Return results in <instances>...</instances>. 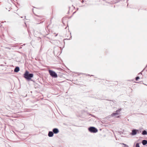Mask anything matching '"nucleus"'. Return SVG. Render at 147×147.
Wrapping results in <instances>:
<instances>
[{
  "mask_svg": "<svg viewBox=\"0 0 147 147\" xmlns=\"http://www.w3.org/2000/svg\"><path fill=\"white\" fill-rule=\"evenodd\" d=\"M89 130L91 132L96 133L98 131L97 129L94 127H90L89 128Z\"/></svg>",
  "mask_w": 147,
  "mask_h": 147,
  "instance_id": "nucleus-3",
  "label": "nucleus"
},
{
  "mask_svg": "<svg viewBox=\"0 0 147 147\" xmlns=\"http://www.w3.org/2000/svg\"><path fill=\"white\" fill-rule=\"evenodd\" d=\"M33 74H29V72L27 71H26L24 74V77L26 79L28 80L31 79V78L33 77Z\"/></svg>",
  "mask_w": 147,
  "mask_h": 147,
  "instance_id": "nucleus-1",
  "label": "nucleus"
},
{
  "mask_svg": "<svg viewBox=\"0 0 147 147\" xmlns=\"http://www.w3.org/2000/svg\"><path fill=\"white\" fill-rule=\"evenodd\" d=\"M121 111V109L117 110L115 112L113 113L111 115V116L113 117L116 115H118Z\"/></svg>",
  "mask_w": 147,
  "mask_h": 147,
  "instance_id": "nucleus-4",
  "label": "nucleus"
},
{
  "mask_svg": "<svg viewBox=\"0 0 147 147\" xmlns=\"http://www.w3.org/2000/svg\"><path fill=\"white\" fill-rule=\"evenodd\" d=\"M53 132L52 131H49L48 134V136L50 137H52L53 135Z\"/></svg>",
  "mask_w": 147,
  "mask_h": 147,
  "instance_id": "nucleus-7",
  "label": "nucleus"
},
{
  "mask_svg": "<svg viewBox=\"0 0 147 147\" xmlns=\"http://www.w3.org/2000/svg\"><path fill=\"white\" fill-rule=\"evenodd\" d=\"M136 80H138V76L136 77Z\"/></svg>",
  "mask_w": 147,
  "mask_h": 147,
  "instance_id": "nucleus-15",
  "label": "nucleus"
},
{
  "mask_svg": "<svg viewBox=\"0 0 147 147\" xmlns=\"http://www.w3.org/2000/svg\"><path fill=\"white\" fill-rule=\"evenodd\" d=\"M143 135H146L147 134V132L145 130H144L143 132H142V134Z\"/></svg>",
  "mask_w": 147,
  "mask_h": 147,
  "instance_id": "nucleus-10",
  "label": "nucleus"
},
{
  "mask_svg": "<svg viewBox=\"0 0 147 147\" xmlns=\"http://www.w3.org/2000/svg\"><path fill=\"white\" fill-rule=\"evenodd\" d=\"M137 133L136 131V130H133L132 131V132L131 133V135H136Z\"/></svg>",
  "mask_w": 147,
  "mask_h": 147,
  "instance_id": "nucleus-6",
  "label": "nucleus"
},
{
  "mask_svg": "<svg viewBox=\"0 0 147 147\" xmlns=\"http://www.w3.org/2000/svg\"><path fill=\"white\" fill-rule=\"evenodd\" d=\"M142 143L143 145H145L147 144V141L146 140H142Z\"/></svg>",
  "mask_w": 147,
  "mask_h": 147,
  "instance_id": "nucleus-8",
  "label": "nucleus"
},
{
  "mask_svg": "<svg viewBox=\"0 0 147 147\" xmlns=\"http://www.w3.org/2000/svg\"><path fill=\"white\" fill-rule=\"evenodd\" d=\"M53 132L55 134L58 133L59 132L58 129L57 128H54L53 129Z\"/></svg>",
  "mask_w": 147,
  "mask_h": 147,
  "instance_id": "nucleus-5",
  "label": "nucleus"
},
{
  "mask_svg": "<svg viewBox=\"0 0 147 147\" xmlns=\"http://www.w3.org/2000/svg\"><path fill=\"white\" fill-rule=\"evenodd\" d=\"M121 144L124 145L125 146H127V145L126 144L124 143Z\"/></svg>",
  "mask_w": 147,
  "mask_h": 147,
  "instance_id": "nucleus-14",
  "label": "nucleus"
},
{
  "mask_svg": "<svg viewBox=\"0 0 147 147\" xmlns=\"http://www.w3.org/2000/svg\"><path fill=\"white\" fill-rule=\"evenodd\" d=\"M136 147H138V143H136Z\"/></svg>",
  "mask_w": 147,
  "mask_h": 147,
  "instance_id": "nucleus-12",
  "label": "nucleus"
},
{
  "mask_svg": "<svg viewBox=\"0 0 147 147\" xmlns=\"http://www.w3.org/2000/svg\"><path fill=\"white\" fill-rule=\"evenodd\" d=\"M20 70L19 68L18 67H16L14 69V71L16 72H18Z\"/></svg>",
  "mask_w": 147,
  "mask_h": 147,
  "instance_id": "nucleus-9",
  "label": "nucleus"
},
{
  "mask_svg": "<svg viewBox=\"0 0 147 147\" xmlns=\"http://www.w3.org/2000/svg\"><path fill=\"white\" fill-rule=\"evenodd\" d=\"M49 74L52 77L54 78H57V74L54 71L49 70Z\"/></svg>",
  "mask_w": 147,
  "mask_h": 147,
  "instance_id": "nucleus-2",
  "label": "nucleus"
},
{
  "mask_svg": "<svg viewBox=\"0 0 147 147\" xmlns=\"http://www.w3.org/2000/svg\"><path fill=\"white\" fill-rule=\"evenodd\" d=\"M115 84L117 85V84H118V82H117V81L115 82Z\"/></svg>",
  "mask_w": 147,
  "mask_h": 147,
  "instance_id": "nucleus-11",
  "label": "nucleus"
},
{
  "mask_svg": "<svg viewBox=\"0 0 147 147\" xmlns=\"http://www.w3.org/2000/svg\"><path fill=\"white\" fill-rule=\"evenodd\" d=\"M120 117V116H117V118H118V117Z\"/></svg>",
  "mask_w": 147,
  "mask_h": 147,
  "instance_id": "nucleus-16",
  "label": "nucleus"
},
{
  "mask_svg": "<svg viewBox=\"0 0 147 147\" xmlns=\"http://www.w3.org/2000/svg\"><path fill=\"white\" fill-rule=\"evenodd\" d=\"M138 147H139V146H138Z\"/></svg>",
  "mask_w": 147,
  "mask_h": 147,
  "instance_id": "nucleus-17",
  "label": "nucleus"
},
{
  "mask_svg": "<svg viewBox=\"0 0 147 147\" xmlns=\"http://www.w3.org/2000/svg\"><path fill=\"white\" fill-rule=\"evenodd\" d=\"M121 144L124 145L125 146H127V145L126 144L124 143Z\"/></svg>",
  "mask_w": 147,
  "mask_h": 147,
  "instance_id": "nucleus-13",
  "label": "nucleus"
}]
</instances>
